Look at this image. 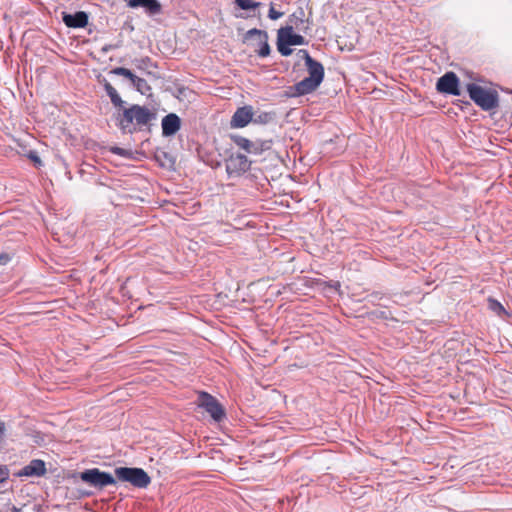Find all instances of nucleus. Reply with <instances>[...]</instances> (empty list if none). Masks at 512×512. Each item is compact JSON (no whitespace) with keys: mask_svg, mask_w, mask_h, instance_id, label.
I'll use <instances>...</instances> for the list:
<instances>
[{"mask_svg":"<svg viewBox=\"0 0 512 512\" xmlns=\"http://www.w3.org/2000/svg\"><path fill=\"white\" fill-rule=\"evenodd\" d=\"M436 89L440 93L458 96L460 95L459 78L454 72H447L437 80Z\"/></svg>","mask_w":512,"mask_h":512,"instance_id":"obj_9","label":"nucleus"},{"mask_svg":"<svg viewBox=\"0 0 512 512\" xmlns=\"http://www.w3.org/2000/svg\"><path fill=\"white\" fill-rule=\"evenodd\" d=\"M489 308H490V310L495 312L497 315H501L502 313L505 312V309L502 306V304L494 299H489Z\"/></svg>","mask_w":512,"mask_h":512,"instance_id":"obj_24","label":"nucleus"},{"mask_svg":"<svg viewBox=\"0 0 512 512\" xmlns=\"http://www.w3.org/2000/svg\"><path fill=\"white\" fill-rule=\"evenodd\" d=\"M124 2L129 8H143L149 15H157L162 10L158 0H124Z\"/></svg>","mask_w":512,"mask_h":512,"instance_id":"obj_13","label":"nucleus"},{"mask_svg":"<svg viewBox=\"0 0 512 512\" xmlns=\"http://www.w3.org/2000/svg\"><path fill=\"white\" fill-rule=\"evenodd\" d=\"M290 22V26H294V29L299 32L307 33L310 29V23L305 19V12L303 9H299L297 12L293 13L291 15Z\"/></svg>","mask_w":512,"mask_h":512,"instance_id":"obj_16","label":"nucleus"},{"mask_svg":"<svg viewBox=\"0 0 512 512\" xmlns=\"http://www.w3.org/2000/svg\"><path fill=\"white\" fill-rule=\"evenodd\" d=\"M282 16H283V12L276 11L274 9V7L271 5L269 12H268V17L271 20H277V19L281 18Z\"/></svg>","mask_w":512,"mask_h":512,"instance_id":"obj_27","label":"nucleus"},{"mask_svg":"<svg viewBox=\"0 0 512 512\" xmlns=\"http://www.w3.org/2000/svg\"><path fill=\"white\" fill-rule=\"evenodd\" d=\"M11 260V257L8 253L0 254V265H6Z\"/></svg>","mask_w":512,"mask_h":512,"instance_id":"obj_30","label":"nucleus"},{"mask_svg":"<svg viewBox=\"0 0 512 512\" xmlns=\"http://www.w3.org/2000/svg\"><path fill=\"white\" fill-rule=\"evenodd\" d=\"M133 63L139 71L146 73L148 75H151L150 69L156 67L152 59L148 56L135 59Z\"/></svg>","mask_w":512,"mask_h":512,"instance_id":"obj_18","label":"nucleus"},{"mask_svg":"<svg viewBox=\"0 0 512 512\" xmlns=\"http://www.w3.org/2000/svg\"><path fill=\"white\" fill-rule=\"evenodd\" d=\"M131 84L142 95H149L151 92V86L148 82L137 75L132 79Z\"/></svg>","mask_w":512,"mask_h":512,"instance_id":"obj_19","label":"nucleus"},{"mask_svg":"<svg viewBox=\"0 0 512 512\" xmlns=\"http://www.w3.org/2000/svg\"><path fill=\"white\" fill-rule=\"evenodd\" d=\"M155 118V114L147 107L138 104L131 105L123 110L119 119V127L123 132L134 133L137 127L148 125Z\"/></svg>","mask_w":512,"mask_h":512,"instance_id":"obj_1","label":"nucleus"},{"mask_svg":"<svg viewBox=\"0 0 512 512\" xmlns=\"http://www.w3.org/2000/svg\"><path fill=\"white\" fill-rule=\"evenodd\" d=\"M63 22L70 28H83L88 24V14L84 11H79L74 14L64 13Z\"/></svg>","mask_w":512,"mask_h":512,"instance_id":"obj_15","label":"nucleus"},{"mask_svg":"<svg viewBox=\"0 0 512 512\" xmlns=\"http://www.w3.org/2000/svg\"><path fill=\"white\" fill-rule=\"evenodd\" d=\"M113 48H114V46H113V45H110V44H109V45H105V46L102 48V51H103V52H108V51H110V50H111V49H113Z\"/></svg>","mask_w":512,"mask_h":512,"instance_id":"obj_32","label":"nucleus"},{"mask_svg":"<svg viewBox=\"0 0 512 512\" xmlns=\"http://www.w3.org/2000/svg\"><path fill=\"white\" fill-rule=\"evenodd\" d=\"M197 404L209 413L215 422H221L226 416L223 406L207 392L201 391L198 394Z\"/></svg>","mask_w":512,"mask_h":512,"instance_id":"obj_6","label":"nucleus"},{"mask_svg":"<svg viewBox=\"0 0 512 512\" xmlns=\"http://www.w3.org/2000/svg\"><path fill=\"white\" fill-rule=\"evenodd\" d=\"M111 74H114V75H117V76H123L127 79L130 80V82L132 81V79L135 77V74L128 68H124V67H116V68H113L111 71H110Z\"/></svg>","mask_w":512,"mask_h":512,"instance_id":"obj_21","label":"nucleus"},{"mask_svg":"<svg viewBox=\"0 0 512 512\" xmlns=\"http://www.w3.org/2000/svg\"><path fill=\"white\" fill-rule=\"evenodd\" d=\"M270 46L268 44V38L261 39L260 49L257 51L259 57H267L270 54Z\"/></svg>","mask_w":512,"mask_h":512,"instance_id":"obj_23","label":"nucleus"},{"mask_svg":"<svg viewBox=\"0 0 512 512\" xmlns=\"http://www.w3.org/2000/svg\"><path fill=\"white\" fill-rule=\"evenodd\" d=\"M235 3L243 10L255 9L260 6V2L253 0H235Z\"/></svg>","mask_w":512,"mask_h":512,"instance_id":"obj_22","label":"nucleus"},{"mask_svg":"<svg viewBox=\"0 0 512 512\" xmlns=\"http://www.w3.org/2000/svg\"><path fill=\"white\" fill-rule=\"evenodd\" d=\"M114 472L119 481L128 482L136 488H146L151 483L150 476L142 468L117 467Z\"/></svg>","mask_w":512,"mask_h":512,"instance_id":"obj_5","label":"nucleus"},{"mask_svg":"<svg viewBox=\"0 0 512 512\" xmlns=\"http://www.w3.org/2000/svg\"><path fill=\"white\" fill-rule=\"evenodd\" d=\"M298 55H299L302 59H304L305 64H306V63H308L309 59H313V58L310 56L309 52H308L307 50H305V49H301V50H299V51H298Z\"/></svg>","mask_w":512,"mask_h":512,"instance_id":"obj_29","label":"nucleus"},{"mask_svg":"<svg viewBox=\"0 0 512 512\" xmlns=\"http://www.w3.org/2000/svg\"><path fill=\"white\" fill-rule=\"evenodd\" d=\"M275 118H276L275 112H265V111L254 112L252 122H254L256 124L265 125V124L273 122L275 120Z\"/></svg>","mask_w":512,"mask_h":512,"instance_id":"obj_20","label":"nucleus"},{"mask_svg":"<svg viewBox=\"0 0 512 512\" xmlns=\"http://www.w3.org/2000/svg\"><path fill=\"white\" fill-rule=\"evenodd\" d=\"M80 478L82 481L99 489L116 483L115 478L110 473L101 471L98 468L87 469L81 472Z\"/></svg>","mask_w":512,"mask_h":512,"instance_id":"obj_7","label":"nucleus"},{"mask_svg":"<svg viewBox=\"0 0 512 512\" xmlns=\"http://www.w3.org/2000/svg\"><path fill=\"white\" fill-rule=\"evenodd\" d=\"M161 126L162 134L164 136H172L179 131L181 127V120L178 115L170 113L163 117Z\"/></svg>","mask_w":512,"mask_h":512,"instance_id":"obj_14","label":"nucleus"},{"mask_svg":"<svg viewBox=\"0 0 512 512\" xmlns=\"http://www.w3.org/2000/svg\"><path fill=\"white\" fill-rule=\"evenodd\" d=\"M254 35H258L260 37V39L262 38H268V34L266 31H263V30H259L257 28H252L250 29L249 31H247L246 35H245V39H248Z\"/></svg>","mask_w":512,"mask_h":512,"instance_id":"obj_25","label":"nucleus"},{"mask_svg":"<svg viewBox=\"0 0 512 512\" xmlns=\"http://www.w3.org/2000/svg\"><path fill=\"white\" fill-rule=\"evenodd\" d=\"M225 166L229 177H237L250 168V161L243 154H235L226 160Z\"/></svg>","mask_w":512,"mask_h":512,"instance_id":"obj_8","label":"nucleus"},{"mask_svg":"<svg viewBox=\"0 0 512 512\" xmlns=\"http://www.w3.org/2000/svg\"><path fill=\"white\" fill-rule=\"evenodd\" d=\"M307 44L308 41L302 35L294 33V26L281 27L277 32V49L282 56L292 54L290 46Z\"/></svg>","mask_w":512,"mask_h":512,"instance_id":"obj_4","label":"nucleus"},{"mask_svg":"<svg viewBox=\"0 0 512 512\" xmlns=\"http://www.w3.org/2000/svg\"><path fill=\"white\" fill-rule=\"evenodd\" d=\"M9 478V469L6 466L0 467V483H4Z\"/></svg>","mask_w":512,"mask_h":512,"instance_id":"obj_28","label":"nucleus"},{"mask_svg":"<svg viewBox=\"0 0 512 512\" xmlns=\"http://www.w3.org/2000/svg\"><path fill=\"white\" fill-rule=\"evenodd\" d=\"M254 111L252 106L246 105L238 108L232 116L231 126L234 128H243L252 122Z\"/></svg>","mask_w":512,"mask_h":512,"instance_id":"obj_12","label":"nucleus"},{"mask_svg":"<svg viewBox=\"0 0 512 512\" xmlns=\"http://www.w3.org/2000/svg\"><path fill=\"white\" fill-rule=\"evenodd\" d=\"M233 141L238 147L250 154H259L269 148L268 142L266 141H250L242 136H234Z\"/></svg>","mask_w":512,"mask_h":512,"instance_id":"obj_11","label":"nucleus"},{"mask_svg":"<svg viewBox=\"0 0 512 512\" xmlns=\"http://www.w3.org/2000/svg\"><path fill=\"white\" fill-rule=\"evenodd\" d=\"M12 512H20V509H18L17 507H15V506H14V507L12 508Z\"/></svg>","mask_w":512,"mask_h":512,"instance_id":"obj_33","label":"nucleus"},{"mask_svg":"<svg viewBox=\"0 0 512 512\" xmlns=\"http://www.w3.org/2000/svg\"><path fill=\"white\" fill-rule=\"evenodd\" d=\"M104 89H105L106 94L109 96L111 103L115 107H123L124 101L118 94L117 90L109 82L105 81Z\"/></svg>","mask_w":512,"mask_h":512,"instance_id":"obj_17","label":"nucleus"},{"mask_svg":"<svg viewBox=\"0 0 512 512\" xmlns=\"http://www.w3.org/2000/svg\"><path fill=\"white\" fill-rule=\"evenodd\" d=\"M46 463L41 459H33L29 464L15 473L16 477H42L46 474Z\"/></svg>","mask_w":512,"mask_h":512,"instance_id":"obj_10","label":"nucleus"},{"mask_svg":"<svg viewBox=\"0 0 512 512\" xmlns=\"http://www.w3.org/2000/svg\"><path fill=\"white\" fill-rule=\"evenodd\" d=\"M305 65L309 76L292 87L295 96H303L315 91L324 79V67L319 61L309 59Z\"/></svg>","mask_w":512,"mask_h":512,"instance_id":"obj_2","label":"nucleus"},{"mask_svg":"<svg viewBox=\"0 0 512 512\" xmlns=\"http://www.w3.org/2000/svg\"><path fill=\"white\" fill-rule=\"evenodd\" d=\"M110 152L115 155L125 157V158H127L131 155V152L129 150L121 148V147H117V146L111 147Z\"/></svg>","mask_w":512,"mask_h":512,"instance_id":"obj_26","label":"nucleus"},{"mask_svg":"<svg viewBox=\"0 0 512 512\" xmlns=\"http://www.w3.org/2000/svg\"><path fill=\"white\" fill-rule=\"evenodd\" d=\"M470 99L484 111H490L499 106V95L496 90L485 89L477 84L467 85Z\"/></svg>","mask_w":512,"mask_h":512,"instance_id":"obj_3","label":"nucleus"},{"mask_svg":"<svg viewBox=\"0 0 512 512\" xmlns=\"http://www.w3.org/2000/svg\"><path fill=\"white\" fill-rule=\"evenodd\" d=\"M29 158L35 162L37 165H41L42 164V161L40 159V157L37 155L36 152H30L29 154Z\"/></svg>","mask_w":512,"mask_h":512,"instance_id":"obj_31","label":"nucleus"}]
</instances>
